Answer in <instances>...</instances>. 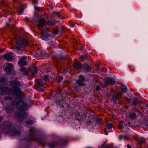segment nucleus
<instances>
[{
  "mask_svg": "<svg viewBox=\"0 0 148 148\" xmlns=\"http://www.w3.org/2000/svg\"><path fill=\"white\" fill-rule=\"evenodd\" d=\"M22 130V128L21 127L17 125L13 126L10 123L6 121L2 126L1 132L5 134L16 136L20 134Z\"/></svg>",
  "mask_w": 148,
  "mask_h": 148,
  "instance_id": "nucleus-1",
  "label": "nucleus"
},
{
  "mask_svg": "<svg viewBox=\"0 0 148 148\" xmlns=\"http://www.w3.org/2000/svg\"><path fill=\"white\" fill-rule=\"evenodd\" d=\"M28 44V42L26 40L19 38L16 41L15 47V51L18 54H22L23 53V46H27Z\"/></svg>",
  "mask_w": 148,
  "mask_h": 148,
  "instance_id": "nucleus-2",
  "label": "nucleus"
},
{
  "mask_svg": "<svg viewBox=\"0 0 148 148\" xmlns=\"http://www.w3.org/2000/svg\"><path fill=\"white\" fill-rule=\"evenodd\" d=\"M9 85L14 88V92L16 95H20L22 94V92L19 88L21 85L20 82L17 80H14L10 82Z\"/></svg>",
  "mask_w": 148,
  "mask_h": 148,
  "instance_id": "nucleus-3",
  "label": "nucleus"
},
{
  "mask_svg": "<svg viewBox=\"0 0 148 148\" xmlns=\"http://www.w3.org/2000/svg\"><path fill=\"white\" fill-rule=\"evenodd\" d=\"M27 116V114L23 110H20L14 114V117L19 121L23 120Z\"/></svg>",
  "mask_w": 148,
  "mask_h": 148,
  "instance_id": "nucleus-4",
  "label": "nucleus"
},
{
  "mask_svg": "<svg viewBox=\"0 0 148 148\" xmlns=\"http://www.w3.org/2000/svg\"><path fill=\"white\" fill-rule=\"evenodd\" d=\"M12 105L15 106L17 109H26L27 106V104L26 102H23L21 101H20L18 103H13L10 106Z\"/></svg>",
  "mask_w": 148,
  "mask_h": 148,
  "instance_id": "nucleus-5",
  "label": "nucleus"
},
{
  "mask_svg": "<svg viewBox=\"0 0 148 148\" xmlns=\"http://www.w3.org/2000/svg\"><path fill=\"white\" fill-rule=\"evenodd\" d=\"M51 32H49L48 29L43 30L41 35L42 39L47 40L51 38Z\"/></svg>",
  "mask_w": 148,
  "mask_h": 148,
  "instance_id": "nucleus-6",
  "label": "nucleus"
},
{
  "mask_svg": "<svg viewBox=\"0 0 148 148\" xmlns=\"http://www.w3.org/2000/svg\"><path fill=\"white\" fill-rule=\"evenodd\" d=\"M3 67L8 73L11 74V72L13 68V65L12 64L9 63H5L3 65Z\"/></svg>",
  "mask_w": 148,
  "mask_h": 148,
  "instance_id": "nucleus-7",
  "label": "nucleus"
},
{
  "mask_svg": "<svg viewBox=\"0 0 148 148\" xmlns=\"http://www.w3.org/2000/svg\"><path fill=\"white\" fill-rule=\"evenodd\" d=\"M35 134V131L33 129H31L29 130V136L31 139L30 140H35L37 141L40 143H41V140L39 138H34V134Z\"/></svg>",
  "mask_w": 148,
  "mask_h": 148,
  "instance_id": "nucleus-8",
  "label": "nucleus"
},
{
  "mask_svg": "<svg viewBox=\"0 0 148 148\" xmlns=\"http://www.w3.org/2000/svg\"><path fill=\"white\" fill-rule=\"evenodd\" d=\"M114 79L111 77L106 78L104 80V82L107 84L113 86L115 83Z\"/></svg>",
  "mask_w": 148,
  "mask_h": 148,
  "instance_id": "nucleus-9",
  "label": "nucleus"
},
{
  "mask_svg": "<svg viewBox=\"0 0 148 148\" xmlns=\"http://www.w3.org/2000/svg\"><path fill=\"white\" fill-rule=\"evenodd\" d=\"M85 80V79L84 77L80 75L79 77V79L77 81V83L79 86H84V85Z\"/></svg>",
  "mask_w": 148,
  "mask_h": 148,
  "instance_id": "nucleus-10",
  "label": "nucleus"
},
{
  "mask_svg": "<svg viewBox=\"0 0 148 148\" xmlns=\"http://www.w3.org/2000/svg\"><path fill=\"white\" fill-rule=\"evenodd\" d=\"M13 55L12 53L6 54L4 56V59L8 61H11L13 60Z\"/></svg>",
  "mask_w": 148,
  "mask_h": 148,
  "instance_id": "nucleus-11",
  "label": "nucleus"
},
{
  "mask_svg": "<svg viewBox=\"0 0 148 148\" xmlns=\"http://www.w3.org/2000/svg\"><path fill=\"white\" fill-rule=\"evenodd\" d=\"M45 23V20L43 18H40L39 21L36 23V25L38 28L40 30L42 29V27L43 26Z\"/></svg>",
  "mask_w": 148,
  "mask_h": 148,
  "instance_id": "nucleus-12",
  "label": "nucleus"
},
{
  "mask_svg": "<svg viewBox=\"0 0 148 148\" xmlns=\"http://www.w3.org/2000/svg\"><path fill=\"white\" fill-rule=\"evenodd\" d=\"M56 22L55 20H53L52 19H50L46 22V25L50 27L54 26L56 24Z\"/></svg>",
  "mask_w": 148,
  "mask_h": 148,
  "instance_id": "nucleus-13",
  "label": "nucleus"
},
{
  "mask_svg": "<svg viewBox=\"0 0 148 148\" xmlns=\"http://www.w3.org/2000/svg\"><path fill=\"white\" fill-rule=\"evenodd\" d=\"M18 64L20 66H22L26 65L27 62L26 61L25 58H23L19 60Z\"/></svg>",
  "mask_w": 148,
  "mask_h": 148,
  "instance_id": "nucleus-14",
  "label": "nucleus"
},
{
  "mask_svg": "<svg viewBox=\"0 0 148 148\" xmlns=\"http://www.w3.org/2000/svg\"><path fill=\"white\" fill-rule=\"evenodd\" d=\"M65 99H63L58 100L56 101V104L62 107H64V105L65 104V102L64 100Z\"/></svg>",
  "mask_w": 148,
  "mask_h": 148,
  "instance_id": "nucleus-15",
  "label": "nucleus"
},
{
  "mask_svg": "<svg viewBox=\"0 0 148 148\" xmlns=\"http://www.w3.org/2000/svg\"><path fill=\"white\" fill-rule=\"evenodd\" d=\"M74 68L76 69H81L83 67V66L81 63L75 62L73 64Z\"/></svg>",
  "mask_w": 148,
  "mask_h": 148,
  "instance_id": "nucleus-16",
  "label": "nucleus"
},
{
  "mask_svg": "<svg viewBox=\"0 0 148 148\" xmlns=\"http://www.w3.org/2000/svg\"><path fill=\"white\" fill-rule=\"evenodd\" d=\"M34 123V121L33 120H27L25 123V125L26 127L30 128L31 127L33 126V124Z\"/></svg>",
  "mask_w": 148,
  "mask_h": 148,
  "instance_id": "nucleus-17",
  "label": "nucleus"
},
{
  "mask_svg": "<svg viewBox=\"0 0 148 148\" xmlns=\"http://www.w3.org/2000/svg\"><path fill=\"white\" fill-rule=\"evenodd\" d=\"M119 98H120L119 97L118 95L117 94L115 93L114 94L112 97V101L113 103L116 104L117 100L119 99Z\"/></svg>",
  "mask_w": 148,
  "mask_h": 148,
  "instance_id": "nucleus-18",
  "label": "nucleus"
},
{
  "mask_svg": "<svg viewBox=\"0 0 148 148\" xmlns=\"http://www.w3.org/2000/svg\"><path fill=\"white\" fill-rule=\"evenodd\" d=\"M6 83V80L4 77L0 78V84H4Z\"/></svg>",
  "mask_w": 148,
  "mask_h": 148,
  "instance_id": "nucleus-19",
  "label": "nucleus"
},
{
  "mask_svg": "<svg viewBox=\"0 0 148 148\" xmlns=\"http://www.w3.org/2000/svg\"><path fill=\"white\" fill-rule=\"evenodd\" d=\"M36 83L37 86L39 87H41L42 86V83L40 80H36Z\"/></svg>",
  "mask_w": 148,
  "mask_h": 148,
  "instance_id": "nucleus-20",
  "label": "nucleus"
},
{
  "mask_svg": "<svg viewBox=\"0 0 148 148\" xmlns=\"http://www.w3.org/2000/svg\"><path fill=\"white\" fill-rule=\"evenodd\" d=\"M38 71L35 68L34 71L32 72L30 76L32 77H35L37 74Z\"/></svg>",
  "mask_w": 148,
  "mask_h": 148,
  "instance_id": "nucleus-21",
  "label": "nucleus"
},
{
  "mask_svg": "<svg viewBox=\"0 0 148 148\" xmlns=\"http://www.w3.org/2000/svg\"><path fill=\"white\" fill-rule=\"evenodd\" d=\"M84 67L85 69V70L86 71L89 72L90 71L91 67L89 65H86L85 66H84Z\"/></svg>",
  "mask_w": 148,
  "mask_h": 148,
  "instance_id": "nucleus-22",
  "label": "nucleus"
},
{
  "mask_svg": "<svg viewBox=\"0 0 148 148\" xmlns=\"http://www.w3.org/2000/svg\"><path fill=\"white\" fill-rule=\"evenodd\" d=\"M136 115L135 112L131 113L130 115V117L131 119H134L136 118Z\"/></svg>",
  "mask_w": 148,
  "mask_h": 148,
  "instance_id": "nucleus-23",
  "label": "nucleus"
},
{
  "mask_svg": "<svg viewBox=\"0 0 148 148\" xmlns=\"http://www.w3.org/2000/svg\"><path fill=\"white\" fill-rule=\"evenodd\" d=\"M121 88L122 91L125 92H127V87L125 85H122L121 86Z\"/></svg>",
  "mask_w": 148,
  "mask_h": 148,
  "instance_id": "nucleus-24",
  "label": "nucleus"
},
{
  "mask_svg": "<svg viewBox=\"0 0 148 148\" xmlns=\"http://www.w3.org/2000/svg\"><path fill=\"white\" fill-rule=\"evenodd\" d=\"M105 126L107 129H109L112 128V124L107 123Z\"/></svg>",
  "mask_w": 148,
  "mask_h": 148,
  "instance_id": "nucleus-25",
  "label": "nucleus"
},
{
  "mask_svg": "<svg viewBox=\"0 0 148 148\" xmlns=\"http://www.w3.org/2000/svg\"><path fill=\"white\" fill-rule=\"evenodd\" d=\"M12 109V108H11L10 106L7 107L5 108L6 112L8 113H10Z\"/></svg>",
  "mask_w": 148,
  "mask_h": 148,
  "instance_id": "nucleus-26",
  "label": "nucleus"
},
{
  "mask_svg": "<svg viewBox=\"0 0 148 148\" xmlns=\"http://www.w3.org/2000/svg\"><path fill=\"white\" fill-rule=\"evenodd\" d=\"M52 16L53 17H57L58 18L60 17V15L57 12H54L52 14Z\"/></svg>",
  "mask_w": 148,
  "mask_h": 148,
  "instance_id": "nucleus-27",
  "label": "nucleus"
},
{
  "mask_svg": "<svg viewBox=\"0 0 148 148\" xmlns=\"http://www.w3.org/2000/svg\"><path fill=\"white\" fill-rule=\"evenodd\" d=\"M63 79L62 77V76H58L56 78L57 81L59 83H60L62 82Z\"/></svg>",
  "mask_w": 148,
  "mask_h": 148,
  "instance_id": "nucleus-28",
  "label": "nucleus"
},
{
  "mask_svg": "<svg viewBox=\"0 0 148 148\" xmlns=\"http://www.w3.org/2000/svg\"><path fill=\"white\" fill-rule=\"evenodd\" d=\"M123 122L121 121L120 122L119 124L118 125V128L119 129H120L122 128L123 125Z\"/></svg>",
  "mask_w": 148,
  "mask_h": 148,
  "instance_id": "nucleus-29",
  "label": "nucleus"
},
{
  "mask_svg": "<svg viewBox=\"0 0 148 148\" xmlns=\"http://www.w3.org/2000/svg\"><path fill=\"white\" fill-rule=\"evenodd\" d=\"M128 137L127 136H122L121 135H120L119 136V138L120 140H121L123 138H124L127 140V139Z\"/></svg>",
  "mask_w": 148,
  "mask_h": 148,
  "instance_id": "nucleus-30",
  "label": "nucleus"
},
{
  "mask_svg": "<svg viewBox=\"0 0 148 148\" xmlns=\"http://www.w3.org/2000/svg\"><path fill=\"white\" fill-rule=\"evenodd\" d=\"M23 10L24 9L23 8H21L20 10L19 11H18V15H21L22 14Z\"/></svg>",
  "mask_w": 148,
  "mask_h": 148,
  "instance_id": "nucleus-31",
  "label": "nucleus"
},
{
  "mask_svg": "<svg viewBox=\"0 0 148 148\" xmlns=\"http://www.w3.org/2000/svg\"><path fill=\"white\" fill-rule=\"evenodd\" d=\"M138 103V100L137 99H134L133 101V104L134 105H136Z\"/></svg>",
  "mask_w": 148,
  "mask_h": 148,
  "instance_id": "nucleus-32",
  "label": "nucleus"
},
{
  "mask_svg": "<svg viewBox=\"0 0 148 148\" xmlns=\"http://www.w3.org/2000/svg\"><path fill=\"white\" fill-rule=\"evenodd\" d=\"M49 148H54V146L53 143H50L48 145Z\"/></svg>",
  "mask_w": 148,
  "mask_h": 148,
  "instance_id": "nucleus-33",
  "label": "nucleus"
},
{
  "mask_svg": "<svg viewBox=\"0 0 148 148\" xmlns=\"http://www.w3.org/2000/svg\"><path fill=\"white\" fill-rule=\"evenodd\" d=\"M4 99L5 101L9 99L11 101H12V99L10 97H5L4 98Z\"/></svg>",
  "mask_w": 148,
  "mask_h": 148,
  "instance_id": "nucleus-34",
  "label": "nucleus"
},
{
  "mask_svg": "<svg viewBox=\"0 0 148 148\" xmlns=\"http://www.w3.org/2000/svg\"><path fill=\"white\" fill-rule=\"evenodd\" d=\"M43 79L45 81H46L48 79V76L47 75H45L43 77Z\"/></svg>",
  "mask_w": 148,
  "mask_h": 148,
  "instance_id": "nucleus-35",
  "label": "nucleus"
},
{
  "mask_svg": "<svg viewBox=\"0 0 148 148\" xmlns=\"http://www.w3.org/2000/svg\"><path fill=\"white\" fill-rule=\"evenodd\" d=\"M104 131L105 135H108V132H106V128L104 129Z\"/></svg>",
  "mask_w": 148,
  "mask_h": 148,
  "instance_id": "nucleus-36",
  "label": "nucleus"
},
{
  "mask_svg": "<svg viewBox=\"0 0 148 148\" xmlns=\"http://www.w3.org/2000/svg\"><path fill=\"white\" fill-rule=\"evenodd\" d=\"M32 1L34 4H35L37 1V0H32Z\"/></svg>",
  "mask_w": 148,
  "mask_h": 148,
  "instance_id": "nucleus-37",
  "label": "nucleus"
},
{
  "mask_svg": "<svg viewBox=\"0 0 148 148\" xmlns=\"http://www.w3.org/2000/svg\"><path fill=\"white\" fill-rule=\"evenodd\" d=\"M34 9L36 10H39V8L36 6H34Z\"/></svg>",
  "mask_w": 148,
  "mask_h": 148,
  "instance_id": "nucleus-38",
  "label": "nucleus"
},
{
  "mask_svg": "<svg viewBox=\"0 0 148 148\" xmlns=\"http://www.w3.org/2000/svg\"><path fill=\"white\" fill-rule=\"evenodd\" d=\"M102 148H111L110 147L104 145V146H103L102 147Z\"/></svg>",
  "mask_w": 148,
  "mask_h": 148,
  "instance_id": "nucleus-39",
  "label": "nucleus"
},
{
  "mask_svg": "<svg viewBox=\"0 0 148 148\" xmlns=\"http://www.w3.org/2000/svg\"><path fill=\"white\" fill-rule=\"evenodd\" d=\"M80 58L82 60H83L85 58V57L82 56H80Z\"/></svg>",
  "mask_w": 148,
  "mask_h": 148,
  "instance_id": "nucleus-40",
  "label": "nucleus"
},
{
  "mask_svg": "<svg viewBox=\"0 0 148 148\" xmlns=\"http://www.w3.org/2000/svg\"><path fill=\"white\" fill-rule=\"evenodd\" d=\"M119 95V97L120 98L122 95V94L121 92H120L119 94H117Z\"/></svg>",
  "mask_w": 148,
  "mask_h": 148,
  "instance_id": "nucleus-41",
  "label": "nucleus"
},
{
  "mask_svg": "<svg viewBox=\"0 0 148 148\" xmlns=\"http://www.w3.org/2000/svg\"><path fill=\"white\" fill-rule=\"evenodd\" d=\"M54 32L55 34H57L58 33V30L57 29L55 30Z\"/></svg>",
  "mask_w": 148,
  "mask_h": 148,
  "instance_id": "nucleus-42",
  "label": "nucleus"
},
{
  "mask_svg": "<svg viewBox=\"0 0 148 148\" xmlns=\"http://www.w3.org/2000/svg\"><path fill=\"white\" fill-rule=\"evenodd\" d=\"M67 69H66L63 71V73H66L67 72Z\"/></svg>",
  "mask_w": 148,
  "mask_h": 148,
  "instance_id": "nucleus-43",
  "label": "nucleus"
},
{
  "mask_svg": "<svg viewBox=\"0 0 148 148\" xmlns=\"http://www.w3.org/2000/svg\"><path fill=\"white\" fill-rule=\"evenodd\" d=\"M71 27H74V28H75L76 27L75 25L74 24H72Z\"/></svg>",
  "mask_w": 148,
  "mask_h": 148,
  "instance_id": "nucleus-44",
  "label": "nucleus"
},
{
  "mask_svg": "<svg viewBox=\"0 0 148 148\" xmlns=\"http://www.w3.org/2000/svg\"><path fill=\"white\" fill-rule=\"evenodd\" d=\"M44 91V90L42 88H41L40 90V92H43Z\"/></svg>",
  "mask_w": 148,
  "mask_h": 148,
  "instance_id": "nucleus-45",
  "label": "nucleus"
},
{
  "mask_svg": "<svg viewBox=\"0 0 148 148\" xmlns=\"http://www.w3.org/2000/svg\"><path fill=\"white\" fill-rule=\"evenodd\" d=\"M127 148H132L131 147V146L129 145V144H127Z\"/></svg>",
  "mask_w": 148,
  "mask_h": 148,
  "instance_id": "nucleus-46",
  "label": "nucleus"
},
{
  "mask_svg": "<svg viewBox=\"0 0 148 148\" xmlns=\"http://www.w3.org/2000/svg\"><path fill=\"white\" fill-rule=\"evenodd\" d=\"M138 143L140 144H142V143H143V142L142 141H141V140H140L139 142H138Z\"/></svg>",
  "mask_w": 148,
  "mask_h": 148,
  "instance_id": "nucleus-47",
  "label": "nucleus"
},
{
  "mask_svg": "<svg viewBox=\"0 0 148 148\" xmlns=\"http://www.w3.org/2000/svg\"><path fill=\"white\" fill-rule=\"evenodd\" d=\"M3 119V118L2 116H0V121H2Z\"/></svg>",
  "mask_w": 148,
  "mask_h": 148,
  "instance_id": "nucleus-48",
  "label": "nucleus"
},
{
  "mask_svg": "<svg viewBox=\"0 0 148 148\" xmlns=\"http://www.w3.org/2000/svg\"><path fill=\"white\" fill-rule=\"evenodd\" d=\"M130 122H128V125H129V126H130Z\"/></svg>",
  "mask_w": 148,
  "mask_h": 148,
  "instance_id": "nucleus-49",
  "label": "nucleus"
},
{
  "mask_svg": "<svg viewBox=\"0 0 148 148\" xmlns=\"http://www.w3.org/2000/svg\"><path fill=\"white\" fill-rule=\"evenodd\" d=\"M8 20H9V22H10L11 21L10 20V18Z\"/></svg>",
  "mask_w": 148,
  "mask_h": 148,
  "instance_id": "nucleus-50",
  "label": "nucleus"
},
{
  "mask_svg": "<svg viewBox=\"0 0 148 148\" xmlns=\"http://www.w3.org/2000/svg\"><path fill=\"white\" fill-rule=\"evenodd\" d=\"M102 121V120L100 119V121Z\"/></svg>",
  "mask_w": 148,
  "mask_h": 148,
  "instance_id": "nucleus-51",
  "label": "nucleus"
}]
</instances>
